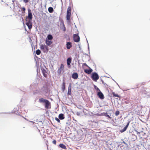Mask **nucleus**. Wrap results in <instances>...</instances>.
I'll list each match as a JSON object with an SVG mask.
<instances>
[{"label": "nucleus", "instance_id": "obj_19", "mask_svg": "<svg viewBox=\"0 0 150 150\" xmlns=\"http://www.w3.org/2000/svg\"><path fill=\"white\" fill-rule=\"evenodd\" d=\"M129 123H128L123 129H121L120 130V132L121 133H122L125 131L127 128V127L129 125Z\"/></svg>", "mask_w": 150, "mask_h": 150}, {"label": "nucleus", "instance_id": "obj_6", "mask_svg": "<svg viewBox=\"0 0 150 150\" xmlns=\"http://www.w3.org/2000/svg\"><path fill=\"white\" fill-rule=\"evenodd\" d=\"M135 142V141L132 142V150H137L138 148V145Z\"/></svg>", "mask_w": 150, "mask_h": 150}, {"label": "nucleus", "instance_id": "obj_3", "mask_svg": "<svg viewBox=\"0 0 150 150\" xmlns=\"http://www.w3.org/2000/svg\"><path fill=\"white\" fill-rule=\"evenodd\" d=\"M64 71V67L63 64H61L60 67L57 70L58 74L60 75L61 74L63 73Z\"/></svg>", "mask_w": 150, "mask_h": 150}, {"label": "nucleus", "instance_id": "obj_23", "mask_svg": "<svg viewBox=\"0 0 150 150\" xmlns=\"http://www.w3.org/2000/svg\"><path fill=\"white\" fill-rule=\"evenodd\" d=\"M59 146L64 149H66V146L63 144H60L59 145Z\"/></svg>", "mask_w": 150, "mask_h": 150}, {"label": "nucleus", "instance_id": "obj_12", "mask_svg": "<svg viewBox=\"0 0 150 150\" xmlns=\"http://www.w3.org/2000/svg\"><path fill=\"white\" fill-rule=\"evenodd\" d=\"M135 134H137L132 133V142L135 141L137 139V137Z\"/></svg>", "mask_w": 150, "mask_h": 150}, {"label": "nucleus", "instance_id": "obj_1", "mask_svg": "<svg viewBox=\"0 0 150 150\" xmlns=\"http://www.w3.org/2000/svg\"><path fill=\"white\" fill-rule=\"evenodd\" d=\"M142 108L137 105H134L132 107V112L133 114L139 115Z\"/></svg>", "mask_w": 150, "mask_h": 150}, {"label": "nucleus", "instance_id": "obj_22", "mask_svg": "<svg viewBox=\"0 0 150 150\" xmlns=\"http://www.w3.org/2000/svg\"><path fill=\"white\" fill-rule=\"evenodd\" d=\"M62 91L64 92L65 89V83L64 81H63L62 83Z\"/></svg>", "mask_w": 150, "mask_h": 150}, {"label": "nucleus", "instance_id": "obj_8", "mask_svg": "<svg viewBox=\"0 0 150 150\" xmlns=\"http://www.w3.org/2000/svg\"><path fill=\"white\" fill-rule=\"evenodd\" d=\"M97 95L101 99H103L104 98V95L100 91L98 93Z\"/></svg>", "mask_w": 150, "mask_h": 150}, {"label": "nucleus", "instance_id": "obj_38", "mask_svg": "<svg viewBox=\"0 0 150 150\" xmlns=\"http://www.w3.org/2000/svg\"><path fill=\"white\" fill-rule=\"evenodd\" d=\"M22 11H25V9L24 7H23L22 8Z\"/></svg>", "mask_w": 150, "mask_h": 150}, {"label": "nucleus", "instance_id": "obj_39", "mask_svg": "<svg viewBox=\"0 0 150 150\" xmlns=\"http://www.w3.org/2000/svg\"><path fill=\"white\" fill-rule=\"evenodd\" d=\"M141 84H139V83L138 84H137V88H138V86H141Z\"/></svg>", "mask_w": 150, "mask_h": 150}, {"label": "nucleus", "instance_id": "obj_15", "mask_svg": "<svg viewBox=\"0 0 150 150\" xmlns=\"http://www.w3.org/2000/svg\"><path fill=\"white\" fill-rule=\"evenodd\" d=\"M67 48L68 49H69L72 47L71 43V42H67L66 44Z\"/></svg>", "mask_w": 150, "mask_h": 150}, {"label": "nucleus", "instance_id": "obj_25", "mask_svg": "<svg viewBox=\"0 0 150 150\" xmlns=\"http://www.w3.org/2000/svg\"><path fill=\"white\" fill-rule=\"evenodd\" d=\"M71 15V13H67V20H70Z\"/></svg>", "mask_w": 150, "mask_h": 150}, {"label": "nucleus", "instance_id": "obj_32", "mask_svg": "<svg viewBox=\"0 0 150 150\" xmlns=\"http://www.w3.org/2000/svg\"><path fill=\"white\" fill-rule=\"evenodd\" d=\"M94 88L97 91H100V89L96 86L94 85Z\"/></svg>", "mask_w": 150, "mask_h": 150}, {"label": "nucleus", "instance_id": "obj_36", "mask_svg": "<svg viewBox=\"0 0 150 150\" xmlns=\"http://www.w3.org/2000/svg\"><path fill=\"white\" fill-rule=\"evenodd\" d=\"M52 143L55 145H56V140H54L52 141Z\"/></svg>", "mask_w": 150, "mask_h": 150}, {"label": "nucleus", "instance_id": "obj_9", "mask_svg": "<svg viewBox=\"0 0 150 150\" xmlns=\"http://www.w3.org/2000/svg\"><path fill=\"white\" fill-rule=\"evenodd\" d=\"M89 68V69H86L84 70V72L87 74H90L93 71V70L91 69L90 67H88Z\"/></svg>", "mask_w": 150, "mask_h": 150}, {"label": "nucleus", "instance_id": "obj_28", "mask_svg": "<svg viewBox=\"0 0 150 150\" xmlns=\"http://www.w3.org/2000/svg\"><path fill=\"white\" fill-rule=\"evenodd\" d=\"M47 38L48 40H51L53 38L52 36L51 35H48Z\"/></svg>", "mask_w": 150, "mask_h": 150}, {"label": "nucleus", "instance_id": "obj_2", "mask_svg": "<svg viewBox=\"0 0 150 150\" xmlns=\"http://www.w3.org/2000/svg\"><path fill=\"white\" fill-rule=\"evenodd\" d=\"M132 132L134 134H140L141 132H142L143 131H138V129L137 128V126L138 125V124H136V125H135V124H133V123H132Z\"/></svg>", "mask_w": 150, "mask_h": 150}, {"label": "nucleus", "instance_id": "obj_30", "mask_svg": "<svg viewBox=\"0 0 150 150\" xmlns=\"http://www.w3.org/2000/svg\"><path fill=\"white\" fill-rule=\"evenodd\" d=\"M36 53L38 55H40L41 53V51L40 50H38L36 51Z\"/></svg>", "mask_w": 150, "mask_h": 150}, {"label": "nucleus", "instance_id": "obj_11", "mask_svg": "<svg viewBox=\"0 0 150 150\" xmlns=\"http://www.w3.org/2000/svg\"><path fill=\"white\" fill-rule=\"evenodd\" d=\"M26 25L28 26V28L31 29L32 28V23L30 21H28L26 23Z\"/></svg>", "mask_w": 150, "mask_h": 150}, {"label": "nucleus", "instance_id": "obj_33", "mask_svg": "<svg viewBox=\"0 0 150 150\" xmlns=\"http://www.w3.org/2000/svg\"><path fill=\"white\" fill-rule=\"evenodd\" d=\"M85 66L87 67H89L86 63H84L82 64V67L83 68Z\"/></svg>", "mask_w": 150, "mask_h": 150}, {"label": "nucleus", "instance_id": "obj_10", "mask_svg": "<svg viewBox=\"0 0 150 150\" xmlns=\"http://www.w3.org/2000/svg\"><path fill=\"white\" fill-rule=\"evenodd\" d=\"M40 48L42 50H48V47L47 46L45 45H42L40 46Z\"/></svg>", "mask_w": 150, "mask_h": 150}, {"label": "nucleus", "instance_id": "obj_40", "mask_svg": "<svg viewBox=\"0 0 150 150\" xmlns=\"http://www.w3.org/2000/svg\"><path fill=\"white\" fill-rule=\"evenodd\" d=\"M65 30H66V28H65V27L64 26V31H65Z\"/></svg>", "mask_w": 150, "mask_h": 150}, {"label": "nucleus", "instance_id": "obj_34", "mask_svg": "<svg viewBox=\"0 0 150 150\" xmlns=\"http://www.w3.org/2000/svg\"><path fill=\"white\" fill-rule=\"evenodd\" d=\"M120 114V112L119 111H116L115 113V115L116 116Z\"/></svg>", "mask_w": 150, "mask_h": 150}, {"label": "nucleus", "instance_id": "obj_29", "mask_svg": "<svg viewBox=\"0 0 150 150\" xmlns=\"http://www.w3.org/2000/svg\"><path fill=\"white\" fill-rule=\"evenodd\" d=\"M112 94L114 97H119V96L117 93H115L113 92H112Z\"/></svg>", "mask_w": 150, "mask_h": 150}, {"label": "nucleus", "instance_id": "obj_24", "mask_svg": "<svg viewBox=\"0 0 150 150\" xmlns=\"http://www.w3.org/2000/svg\"><path fill=\"white\" fill-rule=\"evenodd\" d=\"M48 11L49 13H52L54 11V10L52 7H49L48 8Z\"/></svg>", "mask_w": 150, "mask_h": 150}, {"label": "nucleus", "instance_id": "obj_14", "mask_svg": "<svg viewBox=\"0 0 150 150\" xmlns=\"http://www.w3.org/2000/svg\"><path fill=\"white\" fill-rule=\"evenodd\" d=\"M32 15L31 11H28V18L30 20L29 21H30L31 20H32Z\"/></svg>", "mask_w": 150, "mask_h": 150}, {"label": "nucleus", "instance_id": "obj_16", "mask_svg": "<svg viewBox=\"0 0 150 150\" xmlns=\"http://www.w3.org/2000/svg\"><path fill=\"white\" fill-rule=\"evenodd\" d=\"M67 94L69 95H71V84L69 85L68 87Z\"/></svg>", "mask_w": 150, "mask_h": 150}, {"label": "nucleus", "instance_id": "obj_17", "mask_svg": "<svg viewBox=\"0 0 150 150\" xmlns=\"http://www.w3.org/2000/svg\"><path fill=\"white\" fill-rule=\"evenodd\" d=\"M42 72L45 78H47V75L46 70L45 69H43L42 70Z\"/></svg>", "mask_w": 150, "mask_h": 150}, {"label": "nucleus", "instance_id": "obj_31", "mask_svg": "<svg viewBox=\"0 0 150 150\" xmlns=\"http://www.w3.org/2000/svg\"><path fill=\"white\" fill-rule=\"evenodd\" d=\"M103 114H104L103 115H104L106 117H108L110 119L111 118L109 116V115H108V113H107V112L103 113Z\"/></svg>", "mask_w": 150, "mask_h": 150}, {"label": "nucleus", "instance_id": "obj_7", "mask_svg": "<svg viewBox=\"0 0 150 150\" xmlns=\"http://www.w3.org/2000/svg\"><path fill=\"white\" fill-rule=\"evenodd\" d=\"M45 107L47 109H50L51 108V103H50L47 100V101L45 103Z\"/></svg>", "mask_w": 150, "mask_h": 150}, {"label": "nucleus", "instance_id": "obj_27", "mask_svg": "<svg viewBox=\"0 0 150 150\" xmlns=\"http://www.w3.org/2000/svg\"><path fill=\"white\" fill-rule=\"evenodd\" d=\"M71 8L70 6H69L67 8V13H71Z\"/></svg>", "mask_w": 150, "mask_h": 150}, {"label": "nucleus", "instance_id": "obj_13", "mask_svg": "<svg viewBox=\"0 0 150 150\" xmlns=\"http://www.w3.org/2000/svg\"><path fill=\"white\" fill-rule=\"evenodd\" d=\"M78 77V74L77 73H74L72 75V78L75 79H76Z\"/></svg>", "mask_w": 150, "mask_h": 150}, {"label": "nucleus", "instance_id": "obj_21", "mask_svg": "<svg viewBox=\"0 0 150 150\" xmlns=\"http://www.w3.org/2000/svg\"><path fill=\"white\" fill-rule=\"evenodd\" d=\"M47 100L46 99H44L43 98H41L39 99V102L40 103H45L46 101H47Z\"/></svg>", "mask_w": 150, "mask_h": 150}, {"label": "nucleus", "instance_id": "obj_4", "mask_svg": "<svg viewBox=\"0 0 150 150\" xmlns=\"http://www.w3.org/2000/svg\"><path fill=\"white\" fill-rule=\"evenodd\" d=\"M91 78L94 81H96L99 79V76L96 73H93L91 76Z\"/></svg>", "mask_w": 150, "mask_h": 150}, {"label": "nucleus", "instance_id": "obj_18", "mask_svg": "<svg viewBox=\"0 0 150 150\" xmlns=\"http://www.w3.org/2000/svg\"><path fill=\"white\" fill-rule=\"evenodd\" d=\"M71 62V58L69 57L67 59V63L68 66L70 65V63Z\"/></svg>", "mask_w": 150, "mask_h": 150}, {"label": "nucleus", "instance_id": "obj_26", "mask_svg": "<svg viewBox=\"0 0 150 150\" xmlns=\"http://www.w3.org/2000/svg\"><path fill=\"white\" fill-rule=\"evenodd\" d=\"M46 43L47 45L49 46L52 44V42L51 41L47 40H46Z\"/></svg>", "mask_w": 150, "mask_h": 150}, {"label": "nucleus", "instance_id": "obj_20", "mask_svg": "<svg viewBox=\"0 0 150 150\" xmlns=\"http://www.w3.org/2000/svg\"><path fill=\"white\" fill-rule=\"evenodd\" d=\"M64 115L62 113L60 114L59 115V118L60 120H63L64 118Z\"/></svg>", "mask_w": 150, "mask_h": 150}, {"label": "nucleus", "instance_id": "obj_5", "mask_svg": "<svg viewBox=\"0 0 150 150\" xmlns=\"http://www.w3.org/2000/svg\"><path fill=\"white\" fill-rule=\"evenodd\" d=\"M73 38L75 42H78L80 41V37L78 34H74Z\"/></svg>", "mask_w": 150, "mask_h": 150}, {"label": "nucleus", "instance_id": "obj_35", "mask_svg": "<svg viewBox=\"0 0 150 150\" xmlns=\"http://www.w3.org/2000/svg\"><path fill=\"white\" fill-rule=\"evenodd\" d=\"M55 119L58 123H60V120L58 118L56 117L55 118Z\"/></svg>", "mask_w": 150, "mask_h": 150}, {"label": "nucleus", "instance_id": "obj_37", "mask_svg": "<svg viewBox=\"0 0 150 150\" xmlns=\"http://www.w3.org/2000/svg\"><path fill=\"white\" fill-rule=\"evenodd\" d=\"M23 0V1L25 3H28L29 1L28 0Z\"/></svg>", "mask_w": 150, "mask_h": 150}]
</instances>
